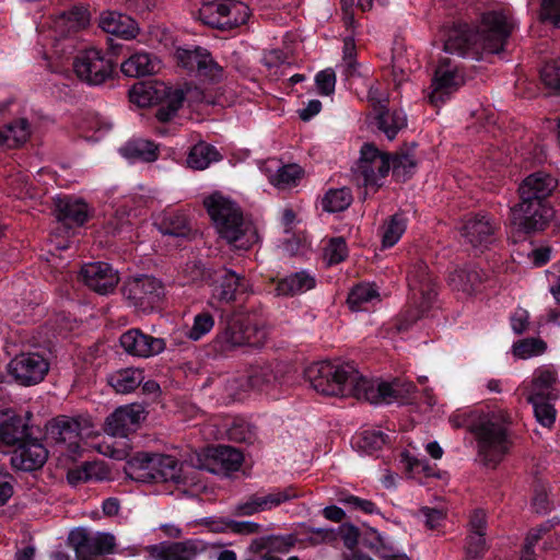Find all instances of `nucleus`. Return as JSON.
I'll list each match as a JSON object with an SVG mask.
<instances>
[{"label":"nucleus","instance_id":"33","mask_svg":"<svg viewBox=\"0 0 560 560\" xmlns=\"http://www.w3.org/2000/svg\"><path fill=\"white\" fill-rule=\"evenodd\" d=\"M30 136V122L25 118H19L0 128V144L13 149L25 143Z\"/></svg>","mask_w":560,"mask_h":560},{"label":"nucleus","instance_id":"32","mask_svg":"<svg viewBox=\"0 0 560 560\" xmlns=\"http://www.w3.org/2000/svg\"><path fill=\"white\" fill-rule=\"evenodd\" d=\"M316 287V278L308 271L301 270L291 273L277 282L276 293L280 296L303 294Z\"/></svg>","mask_w":560,"mask_h":560},{"label":"nucleus","instance_id":"4","mask_svg":"<svg viewBox=\"0 0 560 560\" xmlns=\"http://www.w3.org/2000/svg\"><path fill=\"white\" fill-rule=\"evenodd\" d=\"M219 236L237 249H248L258 241L254 224L230 198L214 192L203 200Z\"/></svg>","mask_w":560,"mask_h":560},{"label":"nucleus","instance_id":"40","mask_svg":"<svg viewBox=\"0 0 560 560\" xmlns=\"http://www.w3.org/2000/svg\"><path fill=\"white\" fill-rule=\"evenodd\" d=\"M30 439L28 427L21 417H12L0 424V441L8 445H20Z\"/></svg>","mask_w":560,"mask_h":560},{"label":"nucleus","instance_id":"11","mask_svg":"<svg viewBox=\"0 0 560 560\" xmlns=\"http://www.w3.org/2000/svg\"><path fill=\"white\" fill-rule=\"evenodd\" d=\"M72 66L78 79L89 85L103 84L114 71L113 61L96 48L79 52L74 57Z\"/></svg>","mask_w":560,"mask_h":560},{"label":"nucleus","instance_id":"61","mask_svg":"<svg viewBox=\"0 0 560 560\" xmlns=\"http://www.w3.org/2000/svg\"><path fill=\"white\" fill-rule=\"evenodd\" d=\"M339 501L349 509L361 511L364 514L378 513V509L374 502L352 494L343 495L339 499Z\"/></svg>","mask_w":560,"mask_h":560},{"label":"nucleus","instance_id":"22","mask_svg":"<svg viewBox=\"0 0 560 560\" xmlns=\"http://www.w3.org/2000/svg\"><path fill=\"white\" fill-rule=\"evenodd\" d=\"M444 50L463 57L480 59L485 52L476 30L468 25L453 30L444 43Z\"/></svg>","mask_w":560,"mask_h":560},{"label":"nucleus","instance_id":"39","mask_svg":"<svg viewBox=\"0 0 560 560\" xmlns=\"http://www.w3.org/2000/svg\"><path fill=\"white\" fill-rule=\"evenodd\" d=\"M155 67V59L150 54L141 51L131 55L125 60L120 69L125 75L138 78L154 73Z\"/></svg>","mask_w":560,"mask_h":560},{"label":"nucleus","instance_id":"8","mask_svg":"<svg viewBox=\"0 0 560 560\" xmlns=\"http://www.w3.org/2000/svg\"><path fill=\"white\" fill-rule=\"evenodd\" d=\"M410 300L416 312H408V323H413L423 316L438 296V284L434 276L424 261L415 262L407 276Z\"/></svg>","mask_w":560,"mask_h":560},{"label":"nucleus","instance_id":"43","mask_svg":"<svg viewBox=\"0 0 560 560\" xmlns=\"http://www.w3.org/2000/svg\"><path fill=\"white\" fill-rule=\"evenodd\" d=\"M224 10L225 18L222 19L221 31L232 30L245 24L250 15L249 8L236 0H225Z\"/></svg>","mask_w":560,"mask_h":560},{"label":"nucleus","instance_id":"54","mask_svg":"<svg viewBox=\"0 0 560 560\" xmlns=\"http://www.w3.org/2000/svg\"><path fill=\"white\" fill-rule=\"evenodd\" d=\"M545 350L546 342L537 338H526L513 345V353L520 359L542 354Z\"/></svg>","mask_w":560,"mask_h":560},{"label":"nucleus","instance_id":"19","mask_svg":"<svg viewBox=\"0 0 560 560\" xmlns=\"http://www.w3.org/2000/svg\"><path fill=\"white\" fill-rule=\"evenodd\" d=\"M465 83L464 74L456 67L440 63L428 93L430 104L435 107L443 105L450 96Z\"/></svg>","mask_w":560,"mask_h":560},{"label":"nucleus","instance_id":"2","mask_svg":"<svg viewBox=\"0 0 560 560\" xmlns=\"http://www.w3.org/2000/svg\"><path fill=\"white\" fill-rule=\"evenodd\" d=\"M550 173L537 171L526 176L518 186V202L512 208L513 223L518 231L533 234L544 231L553 218L550 197L558 187Z\"/></svg>","mask_w":560,"mask_h":560},{"label":"nucleus","instance_id":"26","mask_svg":"<svg viewBox=\"0 0 560 560\" xmlns=\"http://www.w3.org/2000/svg\"><path fill=\"white\" fill-rule=\"evenodd\" d=\"M56 218L65 225L81 226L90 218V210L86 202L70 196L57 198L56 202Z\"/></svg>","mask_w":560,"mask_h":560},{"label":"nucleus","instance_id":"64","mask_svg":"<svg viewBox=\"0 0 560 560\" xmlns=\"http://www.w3.org/2000/svg\"><path fill=\"white\" fill-rule=\"evenodd\" d=\"M539 18L542 22L558 24L560 22V0H542Z\"/></svg>","mask_w":560,"mask_h":560},{"label":"nucleus","instance_id":"6","mask_svg":"<svg viewBox=\"0 0 560 560\" xmlns=\"http://www.w3.org/2000/svg\"><path fill=\"white\" fill-rule=\"evenodd\" d=\"M130 101L139 107L160 104L155 117L161 122L171 120L183 106L184 91L172 89L163 82H139L129 92Z\"/></svg>","mask_w":560,"mask_h":560},{"label":"nucleus","instance_id":"12","mask_svg":"<svg viewBox=\"0 0 560 560\" xmlns=\"http://www.w3.org/2000/svg\"><path fill=\"white\" fill-rule=\"evenodd\" d=\"M122 293L130 303L143 312L152 311L164 296V287L151 276H139L125 281Z\"/></svg>","mask_w":560,"mask_h":560},{"label":"nucleus","instance_id":"3","mask_svg":"<svg viewBox=\"0 0 560 560\" xmlns=\"http://www.w3.org/2000/svg\"><path fill=\"white\" fill-rule=\"evenodd\" d=\"M454 428L466 427L475 436L478 455L487 466L495 467L508 453L511 441L508 418L501 410H472L450 418Z\"/></svg>","mask_w":560,"mask_h":560},{"label":"nucleus","instance_id":"51","mask_svg":"<svg viewBox=\"0 0 560 560\" xmlns=\"http://www.w3.org/2000/svg\"><path fill=\"white\" fill-rule=\"evenodd\" d=\"M214 327V318L209 312H200L195 315L191 327L187 330L186 337L192 341H199Z\"/></svg>","mask_w":560,"mask_h":560},{"label":"nucleus","instance_id":"49","mask_svg":"<svg viewBox=\"0 0 560 560\" xmlns=\"http://www.w3.org/2000/svg\"><path fill=\"white\" fill-rule=\"evenodd\" d=\"M228 438L237 443L253 444L256 440V429L244 419L236 418L230 424Z\"/></svg>","mask_w":560,"mask_h":560},{"label":"nucleus","instance_id":"9","mask_svg":"<svg viewBox=\"0 0 560 560\" xmlns=\"http://www.w3.org/2000/svg\"><path fill=\"white\" fill-rule=\"evenodd\" d=\"M268 336L265 324L252 316H232L219 335L225 349L236 347H261Z\"/></svg>","mask_w":560,"mask_h":560},{"label":"nucleus","instance_id":"44","mask_svg":"<svg viewBox=\"0 0 560 560\" xmlns=\"http://www.w3.org/2000/svg\"><path fill=\"white\" fill-rule=\"evenodd\" d=\"M377 289L370 283L355 285L349 293L347 303L352 311H364L366 305L374 300H378Z\"/></svg>","mask_w":560,"mask_h":560},{"label":"nucleus","instance_id":"56","mask_svg":"<svg viewBox=\"0 0 560 560\" xmlns=\"http://www.w3.org/2000/svg\"><path fill=\"white\" fill-rule=\"evenodd\" d=\"M386 435L382 431L366 430L357 440V445L371 454L386 444Z\"/></svg>","mask_w":560,"mask_h":560},{"label":"nucleus","instance_id":"23","mask_svg":"<svg viewBox=\"0 0 560 560\" xmlns=\"http://www.w3.org/2000/svg\"><path fill=\"white\" fill-rule=\"evenodd\" d=\"M143 419V410L136 405L117 408L106 418L105 431L113 436H127Z\"/></svg>","mask_w":560,"mask_h":560},{"label":"nucleus","instance_id":"53","mask_svg":"<svg viewBox=\"0 0 560 560\" xmlns=\"http://www.w3.org/2000/svg\"><path fill=\"white\" fill-rule=\"evenodd\" d=\"M302 170L296 164H288L280 167L276 174L270 176V183L278 188H287L296 184L300 178Z\"/></svg>","mask_w":560,"mask_h":560},{"label":"nucleus","instance_id":"17","mask_svg":"<svg viewBox=\"0 0 560 560\" xmlns=\"http://www.w3.org/2000/svg\"><path fill=\"white\" fill-rule=\"evenodd\" d=\"M8 370L21 385H34L42 382L49 370L47 360L38 353H21L13 358Z\"/></svg>","mask_w":560,"mask_h":560},{"label":"nucleus","instance_id":"52","mask_svg":"<svg viewBox=\"0 0 560 560\" xmlns=\"http://www.w3.org/2000/svg\"><path fill=\"white\" fill-rule=\"evenodd\" d=\"M100 469L101 466L97 463L85 462L81 466L70 469L67 474V480L70 485L77 486L81 482L101 479Z\"/></svg>","mask_w":560,"mask_h":560},{"label":"nucleus","instance_id":"1","mask_svg":"<svg viewBox=\"0 0 560 560\" xmlns=\"http://www.w3.org/2000/svg\"><path fill=\"white\" fill-rule=\"evenodd\" d=\"M305 380L319 394L326 396H353L371 404H390L405 400L416 390L410 381L395 378L392 382L369 380L350 364L316 362L304 371Z\"/></svg>","mask_w":560,"mask_h":560},{"label":"nucleus","instance_id":"13","mask_svg":"<svg viewBox=\"0 0 560 560\" xmlns=\"http://www.w3.org/2000/svg\"><path fill=\"white\" fill-rule=\"evenodd\" d=\"M90 429L88 420L61 416L51 422L48 433L57 444L66 446L69 456L75 457L80 454L82 439L91 434Z\"/></svg>","mask_w":560,"mask_h":560},{"label":"nucleus","instance_id":"28","mask_svg":"<svg viewBox=\"0 0 560 560\" xmlns=\"http://www.w3.org/2000/svg\"><path fill=\"white\" fill-rule=\"evenodd\" d=\"M560 396L557 372L551 366H540L533 374L528 397H541L556 400Z\"/></svg>","mask_w":560,"mask_h":560},{"label":"nucleus","instance_id":"38","mask_svg":"<svg viewBox=\"0 0 560 560\" xmlns=\"http://www.w3.org/2000/svg\"><path fill=\"white\" fill-rule=\"evenodd\" d=\"M298 538L293 534L289 535H269L260 539H256L250 545V550L258 552L262 549H268L267 552L288 553L295 547Z\"/></svg>","mask_w":560,"mask_h":560},{"label":"nucleus","instance_id":"30","mask_svg":"<svg viewBox=\"0 0 560 560\" xmlns=\"http://www.w3.org/2000/svg\"><path fill=\"white\" fill-rule=\"evenodd\" d=\"M88 22L86 11L75 7L57 15L50 27L58 38L68 39L69 36L84 28Z\"/></svg>","mask_w":560,"mask_h":560},{"label":"nucleus","instance_id":"7","mask_svg":"<svg viewBox=\"0 0 560 560\" xmlns=\"http://www.w3.org/2000/svg\"><path fill=\"white\" fill-rule=\"evenodd\" d=\"M515 27V20L509 9L495 8L485 11L476 28L485 52L503 51Z\"/></svg>","mask_w":560,"mask_h":560},{"label":"nucleus","instance_id":"62","mask_svg":"<svg viewBox=\"0 0 560 560\" xmlns=\"http://www.w3.org/2000/svg\"><path fill=\"white\" fill-rule=\"evenodd\" d=\"M315 83L320 95H330L335 91L336 74L332 69L327 68L319 71L315 77Z\"/></svg>","mask_w":560,"mask_h":560},{"label":"nucleus","instance_id":"5","mask_svg":"<svg viewBox=\"0 0 560 560\" xmlns=\"http://www.w3.org/2000/svg\"><path fill=\"white\" fill-rule=\"evenodd\" d=\"M126 471L141 482H183L182 463L172 455L137 453L127 462Z\"/></svg>","mask_w":560,"mask_h":560},{"label":"nucleus","instance_id":"14","mask_svg":"<svg viewBox=\"0 0 560 560\" xmlns=\"http://www.w3.org/2000/svg\"><path fill=\"white\" fill-rule=\"evenodd\" d=\"M69 542L78 560H94L95 557L113 553L116 547V538L113 534L89 533L83 528L71 532Z\"/></svg>","mask_w":560,"mask_h":560},{"label":"nucleus","instance_id":"41","mask_svg":"<svg viewBox=\"0 0 560 560\" xmlns=\"http://www.w3.org/2000/svg\"><path fill=\"white\" fill-rule=\"evenodd\" d=\"M120 152L127 159L153 162L159 158V147L147 139H135L128 141Z\"/></svg>","mask_w":560,"mask_h":560},{"label":"nucleus","instance_id":"29","mask_svg":"<svg viewBox=\"0 0 560 560\" xmlns=\"http://www.w3.org/2000/svg\"><path fill=\"white\" fill-rule=\"evenodd\" d=\"M285 372L287 365L282 363L255 366L250 371L248 383L253 388L265 390L270 386L285 384Z\"/></svg>","mask_w":560,"mask_h":560},{"label":"nucleus","instance_id":"27","mask_svg":"<svg viewBox=\"0 0 560 560\" xmlns=\"http://www.w3.org/2000/svg\"><path fill=\"white\" fill-rule=\"evenodd\" d=\"M98 26L107 34L126 40L136 38L139 33L138 23L129 15L117 11H104L100 14Z\"/></svg>","mask_w":560,"mask_h":560},{"label":"nucleus","instance_id":"16","mask_svg":"<svg viewBox=\"0 0 560 560\" xmlns=\"http://www.w3.org/2000/svg\"><path fill=\"white\" fill-rule=\"evenodd\" d=\"M299 497L293 487L276 488L268 493L257 492L247 497L244 502L234 506L235 516H250L256 513L270 511L279 505Z\"/></svg>","mask_w":560,"mask_h":560},{"label":"nucleus","instance_id":"20","mask_svg":"<svg viewBox=\"0 0 560 560\" xmlns=\"http://www.w3.org/2000/svg\"><path fill=\"white\" fill-rule=\"evenodd\" d=\"M119 341L127 353L140 358L158 355L163 352L166 347L163 338L147 335L137 328L124 332Z\"/></svg>","mask_w":560,"mask_h":560},{"label":"nucleus","instance_id":"35","mask_svg":"<svg viewBox=\"0 0 560 560\" xmlns=\"http://www.w3.org/2000/svg\"><path fill=\"white\" fill-rule=\"evenodd\" d=\"M203 550V546L197 540L172 542L162 547L158 555L159 560H194Z\"/></svg>","mask_w":560,"mask_h":560},{"label":"nucleus","instance_id":"42","mask_svg":"<svg viewBox=\"0 0 560 560\" xmlns=\"http://www.w3.org/2000/svg\"><path fill=\"white\" fill-rule=\"evenodd\" d=\"M221 160V154L215 147L200 141L195 144L187 156V164L194 170H206L212 162Z\"/></svg>","mask_w":560,"mask_h":560},{"label":"nucleus","instance_id":"57","mask_svg":"<svg viewBox=\"0 0 560 560\" xmlns=\"http://www.w3.org/2000/svg\"><path fill=\"white\" fill-rule=\"evenodd\" d=\"M540 80L550 91L560 93V59L544 65L540 70Z\"/></svg>","mask_w":560,"mask_h":560},{"label":"nucleus","instance_id":"59","mask_svg":"<svg viewBox=\"0 0 560 560\" xmlns=\"http://www.w3.org/2000/svg\"><path fill=\"white\" fill-rule=\"evenodd\" d=\"M347 244L343 238L337 237L330 240L325 249V257L329 265H336L347 257Z\"/></svg>","mask_w":560,"mask_h":560},{"label":"nucleus","instance_id":"45","mask_svg":"<svg viewBox=\"0 0 560 560\" xmlns=\"http://www.w3.org/2000/svg\"><path fill=\"white\" fill-rule=\"evenodd\" d=\"M407 228V219L401 213H395L383 225L382 245L384 248L394 246Z\"/></svg>","mask_w":560,"mask_h":560},{"label":"nucleus","instance_id":"63","mask_svg":"<svg viewBox=\"0 0 560 560\" xmlns=\"http://www.w3.org/2000/svg\"><path fill=\"white\" fill-rule=\"evenodd\" d=\"M343 67L346 75L352 77L355 74L358 63L355 61V45L351 37L343 40Z\"/></svg>","mask_w":560,"mask_h":560},{"label":"nucleus","instance_id":"47","mask_svg":"<svg viewBox=\"0 0 560 560\" xmlns=\"http://www.w3.org/2000/svg\"><path fill=\"white\" fill-rule=\"evenodd\" d=\"M160 230L165 235L176 237H186L190 231L187 218L182 212L166 213L160 223Z\"/></svg>","mask_w":560,"mask_h":560},{"label":"nucleus","instance_id":"18","mask_svg":"<svg viewBox=\"0 0 560 560\" xmlns=\"http://www.w3.org/2000/svg\"><path fill=\"white\" fill-rule=\"evenodd\" d=\"M177 59L184 68L196 71L200 78L211 82L221 81L224 77L223 67L220 66L205 48L178 49Z\"/></svg>","mask_w":560,"mask_h":560},{"label":"nucleus","instance_id":"55","mask_svg":"<svg viewBox=\"0 0 560 560\" xmlns=\"http://www.w3.org/2000/svg\"><path fill=\"white\" fill-rule=\"evenodd\" d=\"M393 175L398 179L406 180L416 170L415 156L409 153L396 154L390 161Z\"/></svg>","mask_w":560,"mask_h":560},{"label":"nucleus","instance_id":"46","mask_svg":"<svg viewBox=\"0 0 560 560\" xmlns=\"http://www.w3.org/2000/svg\"><path fill=\"white\" fill-rule=\"evenodd\" d=\"M225 0H213L202 3L199 9V20L213 28H222V19L225 18Z\"/></svg>","mask_w":560,"mask_h":560},{"label":"nucleus","instance_id":"60","mask_svg":"<svg viewBox=\"0 0 560 560\" xmlns=\"http://www.w3.org/2000/svg\"><path fill=\"white\" fill-rule=\"evenodd\" d=\"M305 533L308 534L307 540L313 546L330 544L338 538V533L334 528L308 527Z\"/></svg>","mask_w":560,"mask_h":560},{"label":"nucleus","instance_id":"25","mask_svg":"<svg viewBox=\"0 0 560 560\" xmlns=\"http://www.w3.org/2000/svg\"><path fill=\"white\" fill-rule=\"evenodd\" d=\"M486 273L476 265H465L454 269L448 275L450 287L466 295H472L481 291Z\"/></svg>","mask_w":560,"mask_h":560},{"label":"nucleus","instance_id":"21","mask_svg":"<svg viewBox=\"0 0 560 560\" xmlns=\"http://www.w3.org/2000/svg\"><path fill=\"white\" fill-rule=\"evenodd\" d=\"M80 277L91 290L100 294L113 292L119 282L118 272L103 261L85 264L81 268Z\"/></svg>","mask_w":560,"mask_h":560},{"label":"nucleus","instance_id":"48","mask_svg":"<svg viewBox=\"0 0 560 560\" xmlns=\"http://www.w3.org/2000/svg\"><path fill=\"white\" fill-rule=\"evenodd\" d=\"M352 202V194L349 188L330 189L323 198L322 206L327 212L346 210Z\"/></svg>","mask_w":560,"mask_h":560},{"label":"nucleus","instance_id":"34","mask_svg":"<svg viewBox=\"0 0 560 560\" xmlns=\"http://www.w3.org/2000/svg\"><path fill=\"white\" fill-rule=\"evenodd\" d=\"M144 380L143 371L128 368L116 371L108 376V384L119 394H128L140 386Z\"/></svg>","mask_w":560,"mask_h":560},{"label":"nucleus","instance_id":"24","mask_svg":"<svg viewBox=\"0 0 560 560\" xmlns=\"http://www.w3.org/2000/svg\"><path fill=\"white\" fill-rule=\"evenodd\" d=\"M48 452L37 440L28 439L18 446L11 456V465L19 470L33 471L47 460Z\"/></svg>","mask_w":560,"mask_h":560},{"label":"nucleus","instance_id":"37","mask_svg":"<svg viewBox=\"0 0 560 560\" xmlns=\"http://www.w3.org/2000/svg\"><path fill=\"white\" fill-rule=\"evenodd\" d=\"M211 458L218 466V469L212 471H222L230 474L241 468L243 463V454L234 447L226 445H219L212 450Z\"/></svg>","mask_w":560,"mask_h":560},{"label":"nucleus","instance_id":"36","mask_svg":"<svg viewBox=\"0 0 560 560\" xmlns=\"http://www.w3.org/2000/svg\"><path fill=\"white\" fill-rule=\"evenodd\" d=\"M377 128L383 131L389 140L396 138L397 133L407 127V116L401 109H388L387 107L376 117Z\"/></svg>","mask_w":560,"mask_h":560},{"label":"nucleus","instance_id":"10","mask_svg":"<svg viewBox=\"0 0 560 560\" xmlns=\"http://www.w3.org/2000/svg\"><path fill=\"white\" fill-rule=\"evenodd\" d=\"M360 153L354 168L355 179L359 185L376 190L390 170L389 156L370 143L363 144Z\"/></svg>","mask_w":560,"mask_h":560},{"label":"nucleus","instance_id":"58","mask_svg":"<svg viewBox=\"0 0 560 560\" xmlns=\"http://www.w3.org/2000/svg\"><path fill=\"white\" fill-rule=\"evenodd\" d=\"M487 544L485 535L470 533L465 546L466 560H476L485 555Z\"/></svg>","mask_w":560,"mask_h":560},{"label":"nucleus","instance_id":"50","mask_svg":"<svg viewBox=\"0 0 560 560\" xmlns=\"http://www.w3.org/2000/svg\"><path fill=\"white\" fill-rule=\"evenodd\" d=\"M533 405L536 420L546 428H551L556 420L557 411L547 398L527 397Z\"/></svg>","mask_w":560,"mask_h":560},{"label":"nucleus","instance_id":"15","mask_svg":"<svg viewBox=\"0 0 560 560\" xmlns=\"http://www.w3.org/2000/svg\"><path fill=\"white\" fill-rule=\"evenodd\" d=\"M498 231L499 223L483 212L466 215L459 229L464 241L479 250L488 248L495 242Z\"/></svg>","mask_w":560,"mask_h":560},{"label":"nucleus","instance_id":"31","mask_svg":"<svg viewBox=\"0 0 560 560\" xmlns=\"http://www.w3.org/2000/svg\"><path fill=\"white\" fill-rule=\"evenodd\" d=\"M218 284L214 287L213 296L222 302H232L240 292L247 289L246 280L232 270L222 269L218 272Z\"/></svg>","mask_w":560,"mask_h":560}]
</instances>
